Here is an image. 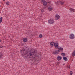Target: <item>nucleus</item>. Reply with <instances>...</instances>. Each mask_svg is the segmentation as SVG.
Returning <instances> with one entry per match:
<instances>
[{"label":"nucleus","instance_id":"nucleus-1","mask_svg":"<svg viewBox=\"0 0 75 75\" xmlns=\"http://www.w3.org/2000/svg\"><path fill=\"white\" fill-rule=\"evenodd\" d=\"M32 52H30V53L28 54V55H30V56H33L32 55H35V54L37 53L36 51L33 50L31 51Z\"/></svg>","mask_w":75,"mask_h":75},{"label":"nucleus","instance_id":"nucleus-2","mask_svg":"<svg viewBox=\"0 0 75 75\" xmlns=\"http://www.w3.org/2000/svg\"><path fill=\"white\" fill-rule=\"evenodd\" d=\"M69 38H70V39L71 40H73V39H74V38H75V36L73 33H71L70 35Z\"/></svg>","mask_w":75,"mask_h":75},{"label":"nucleus","instance_id":"nucleus-3","mask_svg":"<svg viewBox=\"0 0 75 75\" xmlns=\"http://www.w3.org/2000/svg\"><path fill=\"white\" fill-rule=\"evenodd\" d=\"M55 4H59L61 5H63L64 4V2L62 1H57L55 2Z\"/></svg>","mask_w":75,"mask_h":75},{"label":"nucleus","instance_id":"nucleus-4","mask_svg":"<svg viewBox=\"0 0 75 75\" xmlns=\"http://www.w3.org/2000/svg\"><path fill=\"white\" fill-rule=\"evenodd\" d=\"M60 16L59 15H56L54 17V18L56 20H58L59 19Z\"/></svg>","mask_w":75,"mask_h":75},{"label":"nucleus","instance_id":"nucleus-5","mask_svg":"<svg viewBox=\"0 0 75 75\" xmlns=\"http://www.w3.org/2000/svg\"><path fill=\"white\" fill-rule=\"evenodd\" d=\"M54 20L52 19H50V20H49L48 21V23L51 24H53L54 23Z\"/></svg>","mask_w":75,"mask_h":75},{"label":"nucleus","instance_id":"nucleus-6","mask_svg":"<svg viewBox=\"0 0 75 75\" xmlns=\"http://www.w3.org/2000/svg\"><path fill=\"white\" fill-rule=\"evenodd\" d=\"M58 51L59 52H63L64 51V49H63V48L62 47H59L58 48Z\"/></svg>","mask_w":75,"mask_h":75},{"label":"nucleus","instance_id":"nucleus-7","mask_svg":"<svg viewBox=\"0 0 75 75\" xmlns=\"http://www.w3.org/2000/svg\"><path fill=\"white\" fill-rule=\"evenodd\" d=\"M58 42H56L54 44V45L55 46V48L58 49Z\"/></svg>","mask_w":75,"mask_h":75},{"label":"nucleus","instance_id":"nucleus-8","mask_svg":"<svg viewBox=\"0 0 75 75\" xmlns=\"http://www.w3.org/2000/svg\"><path fill=\"white\" fill-rule=\"evenodd\" d=\"M55 43H56V42H50V45L51 47H54V44Z\"/></svg>","mask_w":75,"mask_h":75},{"label":"nucleus","instance_id":"nucleus-9","mask_svg":"<svg viewBox=\"0 0 75 75\" xmlns=\"http://www.w3.org/2000/svg\"><path fill=\"white\" fill-rule=\"evenodd\" d=\"M57 60H58V61H60L61 59H62V57L61 56H58L57 57Z\"/></svg>","mask_w":75,"mask_h":75},{"label":"nucleus","instance_id":"nucleus-10","mask_svg":"<svg viewBox=\"0 0 75 75\" xmlns=\"http://www.w3.org/2000/svg\"><path fill=\"white\" fill-rule=\"evenodd\" d=\"M23 41L24 42H26L27 41V38H24L23 39Z\"/></svg>","mask_w":75,"mask_h":75},{"label":"nucleus","instance_id":"nucleus-11","mask_svg":"<svg viewBox=\"0 0 75 75\" xmlns=\"http://www.w3.org/2000/svg\"><path fill=\"white\" fill-rule=\"evenodd\" d=\"M53 53L54 54H58V51L57 50H55L53 52Z\"/></svg>","mask_w":75,"mask_h":75},{"label":"nucleus","instance_id":"nucleus-12","mask_svg":"<svg viewBox=\"0 0 75 75\" xmlns=\"http://www.w3.org/2000/svg\"><path fill=\"white\" fill-rule=\"evenodd\" d=\"M48 10L49 11H51L52 10V7L51 6H49L48 7Z\"/></svg>","mask_w":75,"mask_h":75},{"label":"nucleus","instance_id":"nucleus-13","mask_svg":"<svg viewBox=\"0 0 75 75\" xmlns=\"http://www.w3.org/2000/svg\"><path fill=\"white\" fill-rule=\"evenodd\" d=\"M63 59L64 61H68V59L65 57H63Z\"/></svg>","mask_w":75,"mask_h":75},{"label":"nucleus","instance_id":"nucleus-14","mask_svg":"<svg viewBox=\"0 0 75 75\" xmlns=\"http://www.w3.org/2000/svg\"><path fill=\"white\" fill-rule=\"evenodd\" d=\"M28 53L27 51H25L24 52V54L26 55H27L28 56Z\"/></svg>","mask_w":75,"mask_h":75},{"label":"nucleus","instance_id":"nucleus-15","mask_svg":"<svg viewBox=\"0 0 75 75\" xmlns=\"http://www.w3.org/2000/svg\"><path fill=\"white\" fill-rule=\"evenodd\" d=\"M43 4L44 6H46L47 4V2L45 1L43 3Z\"/></svg>","mask_w":75,"mask_h":75},{"label":"nucleus","instance_id":"nucleus-16","mask_svg":"<svg viewBox=\"0 0 75 75\" xmlns=\"http://www.w3.org/2000/svg\"><path fill=\"white\" fill-rule=\"evenodd\" d=\"M39 37L40 38H42V35L41 34H40L39 35Z\"/></svg>","mask_w":75,"mask_h":75},{"label":"nucleus","instance_id":"nucleus-17","mask_svg":"<svg viewBox=\"0 0 75 75\" xmlns=\"http://www.w3.org/2000/svg\"><path fill=\"white\" fill-rule=\"evenodd\" d=\"M61 55L63 57H65V54L64 53H62Z\"/></svg>","mask_w":75,"mask_h":75},{"label":"nucleus","instance_id":"nucleus-18","mask_svg":"<svg viewBox=\"0 0 75 75\" xmlns=\"http://www.w3.org/2000/svg\"><path fill=\"white\" fill-rule=\"evenodd\" d=\"M3 20V18L1 17L0 18V23L2 22V20Z\"/></svg>","mask_w":75,"mask_h":75},{"label":"nucleus","instance_id":"nucleus-19","mask_svg":"<svg viewBox=\"0 0 75 75\" xmlns=\"http://www.w3.org/2000/svg\"><path fill=\"white\" fill-rule=\"evenodd\" d=\"M70 10L71 11H71H73V12H74V9H72V8H70Z\"/></svg>","mask_w":75,"mask_h":75},{"label":"nucleus","instance_id":"nucleus-20","mask_svg":"<svg viewBox=\"0 0 75 75\" xmlns=\"http://www.w3.org/2000/svg\"><path fill=\"white\" fill-rule=\"evenodd\" d=\"M2 57V53L0 52V58Z\"/></svg>","mask_w":75,"mask_h":75},{"label":"nucleus","instance_id":"nucleus-21","mask_svg":"<svg viewBox=\"0 0 75 75\" xmlns=\"http://www.w3.org/2000/svg\"><path fill=\"white\" fill-rule=\"evenodd\" d=\"M6 5H9V4H10V3H9L8 2H6Z\"/></svg>","mask_w":75,"mask_h":75},{"label":"nucleus","instance_id":"nucleus-22","mask_svg":"<svg viewBox=\"0 0 75 75\" xmlns=\"http://www.w3.org/2000/svg\"><path fill=\"white\" fill-rule=\"evenodd\" d=\"M72 74H73V72L72 71H70V75H72Z\"/></svg>","mask_w":75,"mask_h":75},{"label":"nucleus","instance_id":"nucleus-23","mask_svg":"<svg viewBox=\"0 0 75 75\" xmlns=\"http://www.w3.org/2000/svg\"><path fill=\"white\" fill-rule=\"evenodd\" d=\"M61 62H57V65H59V64H60V63H61Z\"/></svg>","mask_w":75,"mask_h":75},{"label":"nucleus","instance_id":"nucleus-24","mask_svg":"<svg viewBox=\"0 0 75 75\" xmlns=\"http://www.w3.org/2000/svg\"><path fill=\"white\" fill-rule=\"evenodd\" d=\"M45 1V0H42V1H41V3H43Z\"/></svg>","mask_w":75,"mask_h":75},{"label":"nucleus","instance_id":"nucleus-25","mask_svg":"<svg viewBox=\"0 0 75 75\" xmlns=\"http://www.w3.org/2000/svg\"><path fill=\"white\" fill-rule=\"evenodd\" d=\"M67 68H70V67L69 66H67Z\"/></svg>","mask_w":75,"mask_h":75},{"label":"nucleus","instance_id":"nucleus-26","mask_svg":"<svg viewBox=\"0 0 75 75\" xmlns=\"http://www.w3.org/2000/svg\"><path fill=\"white\" fill-rule=\"evenodd\" d=\"M21 56H22V57H24V55H23V54H21Z\"/></svg>","mask_w":75,"mask_h":75},{"label":"nucleus","instance_id":"nucleus-27","mask_svg":"<svg viewBox=\"0 0 75 75\" xmlns=\"http://www.w3.org/2000/svg\"><path fill=\"white\" fill-rule=\"evenodd\" d=\"M2 47H3V46H0V48H2Z\"/></svg>","mask_w":75,"mask_h":75},{"label":"nucleus","instance_id":"nucleus-28","mask_svg":"<svg viewBox=\"0 0 75 75\" xmlns=\"http://www.w3.org/2000/svg\"><path fill=\"white\" fill-rule=\"evenodd\" d=\"M1 42V40H0V42Z\"/></svg>","mask_w":75,"mask_h":75},{"label":"nucleus","instance_id":"nucleus-29","mask_svg":"<svg viewBox=\"0 0 75 75\" xmlns=\"http://www.w3.org/2000/svg\"><path fill=\"white\" fill-rule=\"evenodd\" d=\"M63 65H65V64H63Z\"/></svg>","mask_w":75,"mask_h":75},{"label":"nucleus","instance_id":"nucleus-30","mask_svg":"<svg viewBox=\"0 0 75 75\" xmlns=\"http://www.w3.org/2000/svg\"><path fill=\"white\" fill-rule=\"evenodd\" d=\"M6 0H3V1H5Z\"/></svg>","mask_w":75,"mask_h":75}]
</instances>
